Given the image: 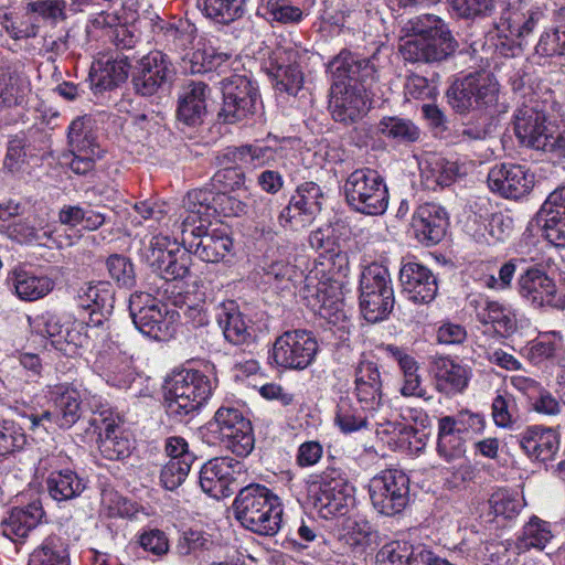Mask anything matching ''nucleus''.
I'll return each instance as SVG.
<instances>
[{
	"mask_svg": "<svg viewBox=\"0 0 565 565\" xmlns=\"http://www.w3.org/2000/svg\"><path fill=\"white\" fill-rule=\"evenodd\" d=\"M174 67L169 57L153 51L137 61L131 74L135 92L141 96H153L170 86Z\"/></svg>",
	"mask_w": 565,
	"mask_h": 565,
	"instance_id": "dca6fc26",
	"label": "nucleus"
},
{
	"mask_svg": "<svg viewBox=\"0 0 565 565\" xmlns=\"http://www.w3.org/2000/svg\"><path fill=\"white\" fill-rule=\"evenodd\" d=\"M355 395L363 407L375 408L382 401V381L376 363L360 361L355 369Z\"/></svg>",
	"mask_w": 565,
	"mask_h": 565,
	"instance_id": "cd10ccee",
	"label": "nucleus"
},
{
	"mask_svg": "<svg viewBox=\"0 0 565 565\" xmlns=\"http://www.w3.org/2000/svg\"><path fill=\"white\" fill-rule=\"evenodd\" d=\"M426 163L423 175L427 181L443 188L449 186L465 174L461 166L443 157H433Z\"/></svg>",
	"mask_w": 565,
	"mask_h": 565,
	"instance_id": "a18cd8bd",
	"label": "nucleus"
},
{
	"mask_svg": "<svg viewBox=\"0 0 565 565\" xmlns=\"http://www.w3.org/2000/svg\"><path fill=\"white\" fill-rule=\"evenodd\" d=\"M243 472V463L231 457H216L205 462L200 470L202 490L217 500L234 492L236 476Z\"/></svg>",
	"mask_w": 565,
	"mask_h": 565,
	"instance_id": "6ab92c4d",
	"label": "nucleus"
},
{
	"mask_svg": "<svg viewBox=\"0 0 565 565\" xmlns=\"http://www.w3.org/2000/svg\"><path fill=\"white\" fill-rule=\"evenodd\" d=\"M106 267L119 287L131 289L136 286L135 266L128 257L113 254L106 259Z\"/></svg>",
	"mask_w": 565,
	"mask_h": 565,
	"instance_id": "5fc2aeb1",
	"label": "nucleus"
},
{
	"mask_svg": "<svg viewBox=\"0 0 565 565\" xmlns=\"http://www.w3.org/2000/svg\"><path fill=\"white\" fill-rule=\"evenodd\" d=\"M65 9L64 0H36L26 3L24 17L28 18V22L34 21L39 24L40 21H44L55 24L58 20L66 19Z\"/></svg>",
	"mask_w": 565,
	"mask_h": 565,
	"instance_id": "de8ad7c7",
	"label": "nucleus"
},
{
	"mask_svg": "<svg viewBox=\"0 0 565 565\" xmlns=\"http://www.w3.org/2000/svg\"><path fill=\"white\" fill-rule=\"evenodd\" d=\"M168 300L171 303L180 309L178 311V316H183L189 322L193 324V327H201L207 323V316L203 308V305L200 303H190L189 298L182 296L180 292L173 297L168 296Z\"/></svg>",
	"mask_w": 565,
	"mask_h": 565,
	"instance_id": "69168bd1",
	"label": "nucleus"
},
{
	"mask_svg": "<svg viewBox=\"0 0 565 565\" xmlns=\"http://www.w3.org/2000/svg\"><path fill=\"white\" fill-rule=\"evenodd\" d=\"M170 242L164 236H153L143 244L141 258L167 282L182 280L190 274L191 256L185 249L168 248Z\"/></svg>",
	"mask_w": 565,
	"mask_h": 565,
	"instance_id": "f8f14e48",
	"label": "nucleus"
},
{
	"mask_svg": "<svg viewBox=\"0 0 565 565\" xmlns=\"http://www.w3.org/2000/svg\"><path fill=\"white\" fill-rule=\"evenodd\" d=\"M138 544L146 552L159 557L166 555L170 548L168 536L159 529H150L140 533Z\"/></svg>",
	"mask_w": 565,
	"mask_h": 565,
	"instance_id": "338daca9",
	"label": "nucleus"
},
{
	"mask_svg": "<svg viewBox=\"0 0 565 565\" xmlns=\"http://www.w3.org/2000/svg\"><path fill=\"white\" fill-rule=\"evenodd\" d=\"M207 429L236 456L245 457L254 448L252 424L235 407H220L207 423Z\"/></svg>",
	"mask_w": 565,
	"mask_h": 565,
	"instance_id": "9d476101",
	"label": "nucleus"
},
{
	"mask_svg": "<svg viewBox=\"0 0 565 565\" xmlns=\"http://www.w3.org/2000/svg\"><path fill=\"white\" fill-rule=\"evenodd\" d=\"M519 292L522 298L534 307L550 306L565 310V292L558 295L555 281L542 269L531 267L518 280Z\"/></svg>",
	"mask_w": 565,
	"mask_h": 565,
	"instance_id": "aec40b11",
	"label": "nucleus"
},
{
	"mask_svg": "<svg viewBox=\"0 0 565 565\" xmlns=\"http://www.w3.org/2000/svg\"><path fill=\"white\" fill-rule=\"evenodd\" d=\"M223 95L218 118L234 124L253 115L259 99L258 86L246 75L234 74L221 81Z\"/></svg>",
	"mask_w": 565,
	"mask_h": 565,
	"instance_id": "ddd939ff",
	"label": "nucleus"
},
{
	"mask_svg": "<svg viewBox=\"0 0 565 565\" xmlns=\"http://www.w3.org/2000/svg\"><path fill=\"white\" fill-rule=\"evenodd\" d=\"M296 53L288 55V63H279L273 73L275 79V87L279 92H286L288 95H296L302 87L303 75L296 63L291 61Z\"/></svg>",
	"mask_w": 565,
	"mask_h": 565,
	"instance_id": "8fccbe9b",
	"label": "nucleus"
},
{
	"mask_svg": "<svg viewBox=\"0 0 565 565\" xmlns=\"http://www.w3.org/2000/svg\"><path fill=\"white\" fill-rule=\"evenodd\" d=\"M99 451L108 460H122L130 455V441L115 422H106L99 433Z\"/></svg>",
	"mask_w": 565,
	"mask_h": 565,
	"instance_id": "4c0bfd02",
	"label": "nucleus"
},
{
	"mask_svg": "<svg viewBox=\"0 0 565 565\" xmlns=\"http://www.w3.org/2000/svg\"><path fill=\"white\" fill-rule=\"evenodd\" d=\"M129 312L136 328L150 339L167 341L175 332L174 312H170L164 306H160L149 294L136 292L131 295Z\"/></svg>",
	"mask_w": 565,
	"mask_h": 565,
	"instance_id": "9b49d317",
	"label": "nucleus"
},
{
	"mask_svg": "<svg viewBox=\"0 0 565 565\" xmlns=\"http://www.w3.org/2000/svg\"><path fill=\"white\" fill-rule=\"evenodd\" d=\"M447 4L454 17L471 22L492 17L497 9V0H447Z\"/></svg>",
	"mask_w": 565,
	"mask_h": 565,
	"instance_id": "49530a36",
	"label": "nucleus"
},
{
	"mask_svg": "<svg viewBox=\"0 0 565 565\" xmlns=\"http://www.w3.org/2000/svg\"><path fill=\"white\" fill-rule=\"evenodd\" d=\"M86 487V480L71 469L53 471L46 479V489L56 501L75 499L84 492Z\"/></svg>",
	"mask_w": 565,
	"mask_h": 565,
	"instance_id": "473e14b6",
	"label": "nucleus"
},
{
	"mask_svg": "<svg viewBox=\"0 0 565 565\" xmlns=\"http://www.w3.org/2000/svg\"><path fill=\"white\" fill-rule=\"evenodd\" d=\"M45 512L40 499L13 507L0 522L1 533L13 543H22L42 521Z\"/></svg>",
	"mask_w": 565,
	"mask_h": 565,
	"instance_id": "4be33fe9",
	"label": "nucleus"
},
{
	"mask_svg": "<svg viewBox=\"0 0 565 565\" xmlns=\"http://www.w3.org/2000/svg\"><path fill=\"white\" fill-rule=\"evenodd\" d=\"M132 67L130 57L127 55L117 56L115 60H108L100 68L96 87L102 90L113 89L120 83H124Z\"/></svg>",
	"mask_w": 565,
	"mask_h": 565,
	"instance_id": "3c124183",
	"label": "nucleus"
},
{
	"mask_svg": "<svg viewBox=\"0 0 565 565\" xmlns=\"http://www.w3.org/2000/svg\"><path fill=\"white\" fill-rule=\"evenodd\" d=\"M207 190L190 191L183 201L186 215L180 225L182 242L189 252L206 263H218L230 254L232 238L218 228L209 230L217 207L210 205Z\"/></svg>",
	"mask_w": 565,
	"mask_h": 565,
	"instance_id": "f03ea898",
	"label": "nucleus"
},
{
	"mask_svg": "<svg viewBox=\"0 0 565 565\" xmlns=\"http://www.w3.org/2000/svg\"><path fill=\"white\" fill-rule=\"evenodd\" d=\"M10 280L15 295L24 301H35L45 297L55 285L49 276H36L23 269H14Z\"/></svg>",
	"mask_w": 565,
	"mask_h": 565,
	"instance_id": "7c9ffc66",
	"label": "nucleus"
},
{
	"mask_svg": "<svg viewBox=\"0 0 565 565\" xmlns=\"http://www.w3.org/2000/svg\"><path fill=\"white\" fill-rule=\"evenodd\" d=\"M403 30L413 39L401 49L405 61L411 63H440L458 49L448 24L438 15L423 14L406 22Z\"/></svg>",
	"mask_w": 565,
	"mask_h": 565,
	"instance_id": "7ed1b4c3",
	"label": "nucleus"
},
{
	"mask_svg": "<svg viewBox=\"0 0 565 565\" xmlns=\"http://www.w3.org/2000/svg\"><path fill=\"white\" fill-rule=\"evenodd\" d=\"M491 512L495 516H502L505 520L515 518L524 507V501L507 489H499L493 492L489 499Z\"/></svg>",
	"mask_w": 565,
	"mask_h": 565,
	"instance_id": "864d4df0",
	"label": "nucleus"
},
{
	"mask_svg": "<svg viewBox=\"0 0 565 565\" xmlns=\"http://www.w3.org/2000/svg\"><path fill=\"white\" fill-rule=\"evenodd\" d=\"M360 307L364 319L371 323L387 317L394 306L390 274L381 265L367 266L360 279Z\"/></svg>",
	"mask_w": 565,
	"mask_h": 565,
	"instance_id": "1a4fd4ad",
	"label": "nucleus"
},
{
	"mask_svg": "<svg viewBox=\"0 0 565 565\" xmlns=\"http://www.w3.org/2000/svg\"><path fill=\"white\" fill-rule=\"evenodd\" d=\"M245 173L237 166H228L218 169L211 179V184L218 194H226L243 188Z\"/></svg>",
	"mask_w": 565,
	"mask_h": 565,
	"instance_id": "bf43d9fd",
	"label": "nucleus"
},
{
	"mask_svg": "<svg viewBox=\"0 0 565 565\" xmlns=\"http://www.w3.org/2000/svg\"><path fill=\"white\" fill-rule=\"evenodd\" d=\"M323 193L315 182H303L298 185L296 194L290 199L291 205L298 209V215L303 216L300 222L311 221L321 211Z\"/></svg>",
	"mask_w": 565,
	"mask_h": 565,
	"instance_id": "79ce46f5",
	"label": "nucleus"
},
{
	"mask_svg": "<svg viewBox=\"0 0 565 565\" xmlns=\"http://www.w3.org/2000/svg\"><path fill=\"white\" fill-rule=\"evenodd\" d=\"M29 565H71L68 544L58 536H49L33 551Z\"/></svg>",
	"mask_w": 565,
	"mask_h": 565,
	"instance_id": "a19ab883",
	"label": "nucleus"
},
{
	"mask_svg": "<svg viewBox=\"0 0 565 565\" xmlns=\"http://www.w3.org/2000/svg\"><path fill=\"white\" fill-rule=\"evenodd\" d=\"M516 444L532 460H553L559 448L558 434L543 426H530L515 436Z\"/></svg>",
	"mask_w": 565,
	"mask_h": 565,
	"instance_id": "bb28decb",
	"label": "nucleus"
},
{
	"mask_svg": "<svg viewBox=\"0 0 565 565\" xmlns=\"http://www.w3.org/2000/svg\"><path fill=\"white\" fill-rule=\"evenodd\" d=\"M193 461V455H185L184 460L169 459L160 473L162 486L170 491L177 489L185 480Z\"/></svg>",
	"mask_w": 565,
	"mask_h": 565,
	"instance_id": "6e6d98bb",
	"label": "nucleus"
},
{
	"mask_svg": "<svg viewBox=\"0 0 565 565\" xmlns=\"http://www.w3.org/2000/svg\"><path fill=\"white\" fill-rule=\"evenodd\" d=\"M277 151L268 146L243 145L227 148L222 154L215 157L218 167L243 161L255 166L270 164L276 159Z\"/></svg>",
	"mask_w": 565,
	"mask_h": 565,
	"instance_id": "72a5a7b5",
	"label": "nucleus"
},
{
	"mask_svg": "<svg viewBox=\"0 0 565 565\" xmlns=\"http://www.w3.org/2000/svg\"><path fill=\"white\" fill-rule=\"evenodd\" d=\"M212 545V541L201 531H184L175 545L177 553L181 556L198 555L206 551Z\"/></svg>",
	"mask_w": 565,
	"mask_h": 565,
	"instance_id": "0e129e2a",
	"label": "nucleus"
},
{
	"mask_svg": "<svg viewBox=\"0 0 565 565\" xmlns=\"http://www.w3.org/2000/svg\"><path fill=\"white\" fill-rule=\"evenodd\" d=\"M183 68L191 74H203L209 72L225 73L228 68V60L231 55L227 53L217 52L212 46L198 49L192 53H186L181 56Z\"/></svg>",
	"mask_w": 565,
	"mask_h": 565,
	"instance_id": "2f4dec72",
	"label": "nucleus"
},
{
	"mask_svg": "<svg viewBox=\"0 0 565 565\" xmlns=\"http://www.w3.org/2000/svg\"><path fill=\"white\" fill-rule=\"evenodd\" d=\"M399 280L403 291L408 299L416 303H428L437 295V278L426 266L408 262L399 270Z\"/></svg>",
	"mask_w": 565,
	"mask_h": 565,
	"instance_id": "393cba45",
	"label": "nucleus"
},
{
	"mask_svg": "<svg viewBox=\"0 0 565 565\" xmlns=\"http://www.w3.org/2000/svg\"><path fill=\"white\" fill-rule=\"evenodd\" d=\"M377 129L381 135L397 143H413L420 138V129L411 119L397 116L383 117Z\"/></svg>",
	"mask_w": 565,
	"mask_h": 565,
	"instance_id": "37998d69",
	"label": "nucleus"
},
{
	"mask_svg": "<svg viewBox=\"0 0 565 565\" xmlns=\"http://www.w3.org/2000/svg\"><path fill=\"white\" fill-rule=\"evenodd\" d=\"M162 40L168 51L183 54L196 38V28L189 20L179 19L161 26Z\"/></svg>",
	"mask_w": 565,
	"mask_h": 565,
	"instance_id": "ea45409f",
	"label": "nucleus"
},
{
	"mask_svg": "<svg viewBox=\"0 0 565 565\" xmlns=\"http://www.w3.org/2000/svg\"><path fill=\"white\" fill-rule=\"evenodd\" d=\"M246 0H204V14L217 23L228 24L245 13Z\"/></svg>",
	"mask_w": 565,
	"mask_h": 565,
	"instance_id": "09e8293b",
	"label": "nucleus"
},
{
	"mask_svg": "<svg viewBox=\"0 0 565 565\" xmlns=\"http://www.w3.org/2000/svg\"><path fill=\"white\" fill-rule=\"evenodd\" d=\"M533 222L551 244L565 247V185L550 193Z\"/></svg>",
	"mask_w": 565,
	"mask_h": 565,
	"instance_id": "412c9836",
	"label": "nucleus"
},
{
	"mask_svg": "<svg viewBox=\"0 0 565 565\" xmlns=\"http://www.w3.org/2000/svg\"><path fill=\"white\" fill-rule=\"evenodd\" d=\"M370 498L373 507L382 514L395 515L409 501V479L399 470H385L371 479Z\"/></svg>",
	"mask_w": 565,
	"mask_h": 565,
	"instance_id": "4468645a",
	"label": "nucleus"
},
{
	"mask_svg": "<svg viewBox=\"0 0 565 565\" xmlns=\"http://www.w3.org/2000/svg\"><path fill=\"white\" fill-rule=\"evenodd\" d=\"M210 93L209 86L201 81L184 84L178 97V120L190 127L202 125L207 116Z\"/></svg>",
	"mask_w": 565,
	"mask_h": 565,
	"instance_id": "a878e982",
	"label": "nucleus"
},
{
	"mask_svg": "<svg viewBox=\"0 0 565 565\" xmlns=\"http://www.w3.org/2000/svg\"><path fill=\"white\" fill-rule=\"evenodd\" d=\"M51 394L55 396L56 423L61 428L72 427L81 418L79 392L65 385H56Z\"/></svg>",
	"mask_w": 565,
	"mask_h": 565,
	"instance_id": "c9c22d12",
	"label": "nucleus"
},
{
	"mask_svg": "<svg viewBox=\"0 0 565 565\" xmlns=\"http://www.w3.org/2000/svg\"><path fill=\"white\" fill-rule=\"evenodd\" d=\"M211 379L198 370H182L166 380L163 405L167 415L175 422L194 416L213 392Z\"/></svg>",
	"mask_w": 565,
	"mask_h": 565,
	"instance_id": "20e7f679",
	"label": "nucleus"
},
{
	"mask_svg": "<svg viewBox=\"0 0 565 565\" xmlns=\"http://www.w3.org/2000/svg\"><path fill=\"white\" fill-rule=\"evenodd\" d=\"M319 345L311 332L306 330L286 331L273 347L274 362L285 369L305 370L315 360Z\"/></svg>",
	"mask_w": 565,
	"mask_h": 565,
	"instance_id": "2eb2a0df",
	"label": "nucleus"
},
{
	"mask_svg": "<svg viewBox=\"0 0 565 565\" xmlns=\"http://www.w3.org/2000/svg\"><path fill=\"white\" fill-rule=\"evenodd\" d=\"M67 141L70 151L86 152L90 149L94 152V149H99L94 142L92 130L86 126L83 118H76L71 122Z\"/></svg>",
	"mask_w": 565,
	"mask_h": 565,
	"instance_id": "052dcab7",
	"label": "nucleus"
},
{
	"mask_svg": "<svg viewBox=\"0 0 565 565\" xmlns=\"http://www.w3.org/2000/svg\"><path fill=\"white\" fill-rule=\"evenodd\" d=\"M407 542L386 543L376 554V565H407Z\"/></svg>",
	"mask_w": 565,
	"mask_h": 565,
	"instance_id": "774afa93",
	"label": "nucleus"
},
{
	"mask_svg": "<svg viewBox=\"0 0 565 565\" xmlns=\"http://www.w3.org/2000/svg\"><path fill=\"white\" fill-rule=\"evenodd\" d=\"M534 184V173L521 164H497L488 173L490 190L510 200H520L526 196L533 190Z\"/></svg>",
	"mask_w": 565,
	"mask_h": 565,
	"instance_id": "a211bd4d",
	"label": "nucleus"
},
{
	"mask_svg": "<svg viewBox=\"0 0 565 565\" xmlns=\"http://www.w3.org/2000/svg\"><path fill=\"white\" fill-rule=\"evenodd\" d=\"M552 539L553 534L548 522L537 516H532L523 526L522 534L519 537V546L525 550H543Z\"/></svg>",
	"mask_w": 565,
	"mask_h": 565,
	"instance_id": "603ef678",
	"label": "nucleus"
},
{
	"mask_svg": "<svg viewBox=\"0 0 565 565\" xmlns=\"http://www.w3.org/2000/svg\"><path fill=\"white\" fill-rule=\"evenodd\" d=\"M28 139L24 132L12 136L8 141L7 153L3 160V167L11 173L22 169L26 159Z\"/></svg>",
	"mask_w": 565,
	"mask_h": 565,
	"instance_id": "e2e57ef3",
	"label": "nucleus"
},
{
	"mask_svg": "<svg viewBox=\"0 0 565 565\" xmlns=\"http://www.w3.org/2000/svg\"><path fill=\"white\" fill-rule=\"evenodd\" d=\"M233 510L243 526L259 535H275L281 524L279 499L262 484H249L239 490Z\"/></svg>",
	"mask_w": 565,
	"mask_h": 565,
	"instance_id": "39448f33",
	"label": "nucleus"
},
{
	"mask_svg": "<svg viewBox=\"0 0 565 565\" xmlns=\"http://www.w3.org/2000/svg\"><path fill=\"white\" fill-rule=\"evenodd\" d=\"M448 224L446 210L436 203L419 205L412 218L415 237L427 246L435 245L444 238Z\"/></svg>",
	"mask_w": 565,
	"mask_h": 565,
	"instance_id": "b1692460",
	"label": "nucleus"
},
{
	"mask_svg": "<svg viewBox=\"0 0 565 565\" xmlns=\"http://www.w3.org/2000/svg\"><path fill=\"white\" fill-rule=\"evenodd\" d=\"M477 319L482 324H492L495 332L503 337L511 335L518 329L515 313L494 300H484V306L477 312Z\"/></svg>",
	"mask_w": 565,
	"mask_h": 565,
	"instance_id": "e433bc0d",
	"label": "nucleus"
},
{
	"mask_svg": "<svg viewBox=\"0 0 565 565\" xmlns=\"http://www.w3.org/2000/svg\"><path fill=\"white\" fill-rule=\"evenodd\" d=\"M498 84L486 73H470L456 78L446 92L448 105L457 114L492 107L498 100Z\"/></svg>",
	"mask_w": 565,
	"mask_h": 565,
	"instance_id": "0eeeda50",
	"label": "nucleus"
},
{
	"mask_svg": "<svg viewBox=\"0 0 565 565\" xmlns=\"http://www.w3.org/2000/svg\"><path fill=\"white\" fill-rule=\"evenodd\" d=\"M81 306L110 315L115 306V290L108 281L89 284L79 295Z\"/></svg>",
	"mask_w": 565,
	"mask_h": 565,
	"instance_id": "c03bdc74",
	"label": "nucleus"
},
{
	"mask_svg": "<svg viewBox=\"0 0 565 565\" xmlns=\"http://www.w3.org/2000/svg\"><path fill=\"white\" fill-rule=\"evenodd\" d=\"M221 312L217 315V322L225 339L235 344H248L254 339V329L250 320L244 318L234 301L221 305Z\"/></svg>",
	"mask_w": 565,
	"mask_h": 565,
	"instance_id": "c85d7f7f",
	"label": "nucleus"
},
{
	"mask_svg": "<svg viewBox=\"0 0 565 565\" xmlns=\"http://www.w3.org/2000/svg\"><path fill=\"white\" fill-rule=\"evenodd\" d=\"M500 17L493 21V28L500 38L511 39L519 46L527 44L534 29L546 20L547 8L532 6L525 13L513 11L508 3H502Z\"/></svg>",
	"mask_w": 565,
	"mask_h": 565,
	"instance_id": "f3484780",
	"label": "nucleus"
},
{
	"mask_svg": "<svg viewBox=\"0 0 565 565\" xmlns=\"http://www.w3.org/2000/svg\"><path fill=\"white\" fill-rule=\"evenodd\" d=\"M353 487L335 468H328L321 480L311 484L310 500L317 513L326 519L345 515L354 503Z\"/></svg>",
	"mask_w": 565,
	"mask_h": 565,
	"instance_id": "6e6552de",
	"label": "nucleus"
},
{
	"mask_svg": "<svg viewBox=\"0 0 565 565\" xmlns=\"http://www.w3.org/2000/svg\"><path fill=\"white\" fill-rule=\"evenodd\" d=\"M545 114L535 106L524 105L514 114V132L521 145L541 150L545 147L551 130L545 125Z\"/></svg>",
	"mask_w": 565,
	"mask_h": 565,
	"instance_id": "5701e85b",
	"label": "nucleus"
},
{
	"mask_svg": "<svg viewBox=\"0 0 565 565\" xmlns=\"http://www.w3.org/2000/svg\"><path fill=\"white\" fill-rule=\"evenodd\" d=\"M26 444L23 428L12 420L0 422V456L20 451Z\"/></svg>",
	"mask_w": 565,
	"mask_h": 565,
	"instance_id": "4d7b16f0",
	"label": "nucleus"
},
{
	"mask_svg": "<svg viewBox=\"0 0 565 565\" xmlns=\"http://www.w3.org/2000/svg\"><path fill=\"white\" fill-rule=\"evenodd\" d=\"M431 371L437 390L447 395L463 391L468 384L467 370L447 356L435 358Z\"/></svg>",
	"mask_w": 565,
	"mask_h": 565,
	"instance_id": "c756f323",
	"label": "nucleus"
},
{
	"mask_svg": "<svg viewBox=\"0 0 565 565\" xmlns=\"http://www.w3.org/2000/svg\"><path fill=\"white\" fill-rule=\"evenodd\" d=\"M381 50L382 46H377L370 57L342 50L330 61L328 70L334 83L331 86L329 108L335 121L351 125L367 113V89L376 78Z\"/></svg>",
	"mask_w": 565,
	"mask_h": 565,
	"instance_id": "f257e3e1",
	"label": "nucleus"
},
{
	"mask_svg": "<svg viewBox=\"0 0 565 565\" xmlns=\"http://www.w3.org/2000/svg\"><path fill=\"white\" fill-rule=\"evenodd\" d=\"M54 232L44 218L38 216L19 220L8 226V236L20 244L50 239Z\"/></svg>",
	"mask_w": 565,
	"mask_h": 565,
	"instance_id": "58836bf2",
	"label": "nucleus"
},
{
	"mask_svg": "<svg viewBox=\"0 0 565 565\" xmlns=\"http://www.w3.org/2000/svg\"><path fill=\"white\" fill-rule=\"evenodd\" d=\"M536 53L545 56L565 55V22L558 19V25L545 31L537 44Z\"/></svg>",
	"mask_w": 565,
	"mask_h": 565,
	"instance_id": "13d9d810",
	"label": "nucleus"
},
{
	"mask_svg": "<svg viewBox=\"0 0 565 565\" xmlns=\"http://www.w3.org/2000/svg\"><path fill=\"white\" fill-rule=\"evenodd\" d=\"M343 193L347 203L363 214L380 215L388 206L387 186L375 170L358 169L350 173Z\"/></svg>",
	"mask_w": 565,
	"mask_h": 565,
	"instance_id": "423d86ee",
	"label": "nucleus"
},
{
	"mask_svg": "<svg viewBox=\"0 0 565 565\" xmlns=\"http://www.w3.org/2000/svg\"><path fill=\"white\" fill-rule=\"evenodd\" d=\"M30 90V83L25 77L9 67L0 68V108L23 105Z\"/></svg>",
	"mask_w": 565,
	"mask_h": 565,
	"instance_id": "f704fd0d",
	"label": "nucleus"
},
{
	"mask_svg": "<svg viewBox=\"0 0 565 565\" xmlns=\"http://www.w3.org/2000/svg\"><path fill=\"white\" fill-rule=\"evenodd\" d=\"M264 15L280 23H298L302 20L303 11L298 6L289 4L286 0H268L264 7Z\"/></svg>",
	"mask_w": 565,
	"mask_h": 565,
	"instance_id": "680f3d73",
	"label": "nucleus"
}]
</instances>
